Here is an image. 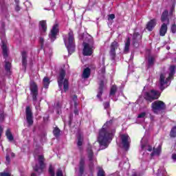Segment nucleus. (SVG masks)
Here are the masks:
<instances>
[{
  "label": "nucleus",
  "instance_id": "f257e3e1",
  "mask_svg": "<svg viewBox=\"0 0 176 176\" xmlns=\"http://www.w3.org/2000/svg\"><path fill=\"white\" fill-rule=\"evenodd\" d=\"M113 124V120H112L107 121L102 129L99 130L97 141L99 142L100 146H104V148H108V144L111 142L116 132L115 129H113L111 132L108 131L107 129H109V126Z\"/></svg>",
  "mask_w": 176,
  "mask_h": 176
},
{
  "label": "nucleus",
  "instance_id": "f03ea898",
  "mask_svg": "<svg viewBox=\"0 0 176 176\" xmlns=\"http://www.w3.org/2000/svg\"><path fill=\"white\" fill-rule=\"evenodd\" d=\"M148 86H149V85L144 86L142 95L139 96V99L142 98L143 97L147 102H153V101L159 99L161 94L159 91L155 89H151L148 91H146V89H148Z\"/></svg>",
  "mask_w": 176,
  "mask_h": 176
},
{
  "label": "nucleus",
  "instance_id": "7ed1b4c3",
  "mask_svg": "<svg viewBox=\"0 0 176 176\" xmlns=\"http://www.w3.org/2000/svg\"><path fill=\"white\" fill-rule=\"evenodd\" d=\"M82 54L83 56H91L93 54L94 49V38L91 36L85 37V41L82 43Z\"/></svg>",
  "mask_w": 176,
  "mask_h": 176
},
{
  "label": "nucleus",
  "instance_id": "20e7f679",
  "mask_svg": "<svg viewBox=\"0 0 176 176\" xmlns=\"http://www.w3.org/2000/svg\"><path fill=\"white\" fill-rule=\"evenodd\" d=\"M66 75L65 69L60 68L59 70V76L58 77V86L60 90H63V91L67 93L69 90V81L68 79L65 78Z\"/></svg>",
  "mask_w": 176,
  "mask_h": 176
},
{
  "label": "nucleus",
  "instance_id": "39448f33",
  "mask_svg": "<svg viewBox=\"0 0 176 176\" xmlns=\"http://www.w3.org/2000/svg\"><path fill=\"white\" fill-rule=\"evenodd\" d=\"M64 43L65 45V47L67 49L68 54L69 56H71L74 52H75V43L74 41H75V38L74 37V32L71 30L68 33V38L67 41V38H63Z\"/></svg>",
  "mask_w": 176,
  "mask_h": 176
},
{
  "label": "nucleus",
  "instance_id": "423d86ee",
  "mask_svg": "<svg viewBox=\"0 0 176 176\" xmlns=\"http://www.w3.org/2000/svg\"><path fill=\"white\" fill-rule=\"evenodd\" d=\"M38 164H36L33 166V170L35 173H37L38 175H41L43 173V170H45V167H46V164H45V157L43 155H38Z\"/></svg>",
  "mask_w": 176,
  "mask_h": 176
},
{
  "label": "nucleus",
  "instance_id": "0eeeda50",
  "mask_svg": "<svg viewBox=\"0 0 176 176\" xmlns=\"http://www.w3.org/2000/svg\"><path fill=\"white\" fill-rule=\"evenodd\" d=\"M30 90L33 102H36V101H38V94H39V92L38 89V85H36V82H35L34 80H30Z\"/></svg>",
  "mask_w": 176,
  "mask_h": 176
},
{
  "label": "nucleus",
  "instance_id": "6e6552de",
  "mask_svg": "<svg viewBox=\"0 0 176 176\" xmlns=\"http://www.w3.org/2000/svg\"><path fill=\"white\" fill-rule=\"evenodd\" d=\"M166 108V103L161 100H155L151 104V110L153 113H157L160 111H165Z\"/></svg>",
  "mask_w": 176,
  "mask_h": 176
},
{
  "label": "nucleus",
  "instance_id": "1a4fd4ad",
  "mask_svg": "<svg viewBox=\"0 0 176 176\" xmlns=\"http://www.w3.org/2000/svg\"><path fill=\"white\" fill-rule=\"evenodd\" d=\"M132 45L135 49L140 47V45H142V33L140 34L138 32H133L132 36Z\"/></svg>",
  "mask_w": 176,
  "mask_h": 176
},
{
  "label": "nucleus",
  "instance_id": "9d476101",
  "mask_svg": "<svg viewBox=\"0 0 176 176\" xmlns=\"http://www.w3.org/2000/svg\"><path fill=\"white\" fill-rule=\"evenodd\" d=\"M120 44L118 41H114L110 45L109 56L111 61L116 60V50L119 47Z\"/></svg>",
  "mask_w": 176,
  "mask_h": 176
},
{
  "label": "nucleus",
  "instance_id": "9b49d317",
  "mask_svg": "<svg viewBox=\"0 0 176 176\" xmlns=\"http://www.w3.org/2000/svg\"><path fill=\"white\" fill-rule=\"evenodd\" d=\"M60 32V29H58V23H55L52 26V29L49 34V38L51 42H54L55 39H57V34Z\"/></svg>",
  "mask_w": 176,
  "mask_h": 176
},
{
  "label": "nucleus",
  "instance_id": "f8f14e48",
  "mask_svg": "<svg viewBox=\"0 0 176 176\" xmlns=\"http://www.w3.org/2000/svg\"><path fill=\"white\" fill-rule=\"evenodd\" d=\"M25 115L28 126H32V124H34V116L32 114V109H31V107H26Z\"/></svg>",
  "mask_w": 176,
  "mask_h": 176
},
{
  "label": "nucleus",
  "instance_id": "ddd939ff",
  "mask_svg": "<svg viewBox=\"0 0 176 176\" xmlns=\"http://www.w3.org/2000/svg\"><path fill=\"white\" fill-rule=\"evenodd\" d=\"M130 136L127 134L121 135V142L122 144V148L124 151H129L130 149Z\"/></svg>",
  "mask_w": 176,
  "mask_h": 176
},
{
  "label": "nucleus",
  "instance_id": "4468645a",
  "mask_svg": "<svg viewBox=\"0 0 176 176\" xmlns=\"http://www.w3.org/2000/svg\"><path fill=\"white\" fill-rule=\"evenodd\" d=\"M40 35L41 36H45L46 35V31H47V25L46 24V21L43 20L38 23Z\"/></svg>",
  "mask_w": 176,
  "mask_h": 176
},
{
  "label": "nucleus",
  "instance_id": "2eb2a0df",
  "mask_svg": "<svg viewBox=\"0 0 176 176\" xmlns=\"http://www.w3.org/2000/svg\"><path fill=\"white\" fill-rule=\"evenodd\" d=\"M166 77L164 74H161L160 76V89L161 91H163L166 87H164V85H167L168 83V80H170V77L167 78L166 80Z\"/></svg>",
  "mask_w": 176,
  "mask_h": 176
},
{
  "label": "nucleus",
  "instance_id": "dca6fc26",
  "mask_svg": "<svg viewBox=\"0 0 176 176\" xmlns=\"http://www.w3.org/2000/svg\"><path fill=\"white\" fill-rule=\"evenodd\" d=\"M104 87H105V83L104 82V80H102L100 81L98 91L96 96L97 98H98L100 102H102V98L101 96H102V93H104Z\"/></svg>",
  "mask_w": 176,
  "mask_h": 176
},
{
  "label": "nucleus",
  "instance_id": "f3484780",
  "mask_svg": "<svg viewBox=\"0 0 176 176\" xmlns=\"http://www.w3.org/2000/svg\"><path fill=\"white\" fill-rule=\"evenodd\" d=\"M157 24V19H151L146 25V30L151 32L153 31V28L156 27V25Z\"/></svg>",
  "mask_w": 176,
  "mask_h": 176
},
{
  "label": "nucleus",
  "instance_id": "a211bd4d",
  "mask_svg": "<svg viewBox=\"0 0 176 176\" xmlns=\"http://www.w3.org/2000/svg\"><path fill=\"white\" fill-rule=\"evenodd\" d=\"M5 66L4 69L6 71V75L8 76V78H10L12 76V74H13V72H12V63L8 60H5Z\"/></svg>",
  "mask_w": 176,
  "mask_h": 176
},
{
  "label": "nucleus",
  "instance_id": "6ab92c4d",
  "mask_svg": "<svg viewBox=\"0 0 176 176\" xmlns=\"http://www.w3.org/2000/svg\"><path fill=\"white\" fill-rule=\"evenodd\" d=\"M22 56V69L25 72L27 71V65H28V61L27 58L28 57V55L27 54V51H23L21 52Z\"/></svg>",
  "mask_w": 176,
  "mask_h": 176
},
{
  "label": "nucleus",
  "instance_id": "aec40b11",
  "mask_svg": "<svg viewBox=\"0 0 176 176\" xmlns=\"http://www.w3.org/2000/svg\"><path fill=\"white\" fill-rule=\"evenodd\" d=\"M142 151H144L145 152H146V151H148V152H152L153 148L149 143L146 142V141H140V152H142Z\"/></svg>",
  "mask_w": 176,
  "mask_h": 176
},
{
  "label": "nucleus",
  "instance_id": "412c9836",
  "mask_svg": "<svg viewBox=\"0 0 176 176\" xmlns=\"http://www.w3.org/2000/svg\"><path fill=\"white\" fill-rule=\"evenodd\" d=\"M1 49L3 50V57L6 60L8 57H9V52L8 50V45H6V43H5L4 41H1Z\"/></svg>",
  "mask_w": 176,
  "mask_h": 176
},
{
  "label": "nucleus",
  "instance_id": "4be33fe9",
  "mask_svg": "<svg viewBox=\"0 0 176 176\" xmlns=\"http://www.w3.org/2000/svg\"><path fill=\"white\" fill-rule=\"evenodd\" d=\"M6 23L5 21H1V25H0V38L2 39V38H5L6 36Z\"/></svg>",
  "mask_w": 176,
  "mask_h": 176
},
{
  "label": "nucleus",
  "instance_id": "5701e85b",
  "mask_svg": "<svg viewBox=\"0 0 176 176\" xmlns=\"http://www.w3.org/2000/svg\"><path fill=\"white\" fill-rule=\"evenodd\" d=\"M85 161L84 157H81L79 162V175L82 176L85 174Z\"/></svg>",
  "mask_w": 176,
  "mask_h": 176
},
{
  "label": "nucleus",
  "instance_id": "b1692460",
  "mask_svg": "<svg viewBox=\"0 0 176 176\" xmlns=\"http://www.w3.org/2000/svg\"><path fill=\"white\" fill-rule=\"evenodd\" d=\"M161 21L162 23H166L167 21L166 24H170V19L168 18V10H165L162 15H161Z\"/></svg>",
  "mask_w": 176,
  "mask_h": 176
},
{
  "label": "nucleus",
  "instance_id": "393cba45",
  "mask_svg": "<svg viewBox=\"0 0 176 176\" xmlns=\"http://www.w3.org/2000/svg\"><path fill=\"white\" fill-rule=\"evenodd\" d=\"M168 23H163L160 28V36H164L167 34V30L168 27L167 26Z\"/></svg>",
  "mask_w": 176,
  "mask_h": 176
},
{
  "label": "nucleus",
  "instance_id": "a878e982",
  "mask_svg": "<svg viewBox=\"0 0 176 176\" xmlns=\"http://www.w3.org/2000/svg\"><path fill=\"white\" fill-rule=\"evenodd\" d=\"M160 153H162V146H159L156 149L153 148V152L150 154L151 160L153 159L154 156H160Z\"/></svg>",
  "mask_w": 176,
  "mask_h": 176
},
{
  "label": "nucleus",
  "instance_id": "bb28decb",
  "mask_svg": "<svg viewBox=\"0 0 176 176\" xmlns=\"http://www.w3.org/2000/svg\"><path fill=\"white\" fill-rule=\"evenodd\" d=\"M91 74V69H90V67H87L84 69L82 72V78L83 79H89V78H90Z\"/></svg>",
  "mask_w": 176,
  "mask_h": 176
},
{
  "label": "nucleus",
  "instance_id": "cd10ccee",
  "mask_svg": "<svg viewBox=\"0 0 176 176\" xmlns=\"http://www.w3.org/2000/svg\"><path fill=\"white\" fill-rule=\"evenodd\" d=\"M99 68H100L99 71L101 75H105V58H102V63H99Z\"/></svg>",
  "mask_w": 176,
  "mask_h": 176
},
{
  "label": "nucleus",
  "instance_id": "c85d7f7f",
  "mask_svg": "<svg viewBox=\"0 0 176 176\" xmlns=\"http://www.w3.org/2000/svg\"><path fill=\"white\" fill-rule=\"evenodd\" d=\"M54 105L57 115H60V112H61V109L63 108V101L58 100Z\"/></svg>",
  "mask_w": 176,
  "mask_h": 176
},
{
  "label": "nucleus",
  "instance_id": "c756f323",
  "mask_svg": "<svg viewBox=\"0 0 176 176\" xmlns=\"http://www.w3.org/2000/svg\"><path fill=\"white\" fill-rule=\"evenodd\" d=\"M130 42H131L130 37H128L126 39V41L125 42V45L123 50V53L124 54H127V53L130 52Z\"/></svg>",
  "mask_w": 176,
  "mask_h": 176
},
{
  "label": "nucleus",
  "instance_id": "7c9ffc66",
  "mask_svg": "<svg viewBox=\"0 0 176 176\" xmlns=\"http://www.w3.org/2000/svg\"><path fill=\"white\" fill-rule=\"evenodd\" d=\"M77 140H78L77 145L78 146H79V149H82V147L80 146L83 145L84 138L82 135V134H80V133H78L77 134Z\"/></svg>",
  "mask_w": 176,
  "mask_h": 176
},
{
  "label": "nucleus",
  "instance_id": "2f4dec72",
  "mask_svg": "<svg viewBox=\"0 0 176 176\" xmlns=\"http://www.w3.org/2000/svg\"><path fill=\"white\" fill-rule=\"evenodd\" d=\"M87 153L88 154L89 160H93V157H94V152H93V149L91 148V146L89 145L87 148Z\"/></svg>",
  "mask_w": 176,
  "mask_h": 176
},
{
  "label": "nucleus",
  "instance_id": "473e14b6",
  "mask_svg": "<svg viewBox=\"0 0 176 176\" xmlns=\"http://www.w3.org/2000/svg\"><path fill=\"white\" fill-rule=\"evenodd\" d=\"M155 65V58L153 56L148 57V64L146 65V69L152 68Z\"/></svg>",
  "mask_w": 176,
  "mask_h": 176
},
{
  "label": "nucleus",
  "instance_id": "72a5a7b5",
  "mask_svg": "<svg viewBox=\"0 0 176 176\" xmlns=\"http://www.w3.org/2000/svg\"><path fill=\"white\" fill-rule=\"evenodd\" d=\"M6 135L8 140V141H14V137L13 136V134L10 131V129H8L6 131Z\"/></svg>",
  "mask_w": 176,
  "mask_h": 176
},
{
  "label": "nucleus",
  "instance_id": "f704fd0d",
  "mask_svg": "<svg viewBox=\"0 0 176 176\" xmlns=\"http://www.w3.org/2000/svg\"><path fill=\"white\" fill-rule=\"evenodd\" d=\"M43 85L45 89H49V85H50V78L49 77L45 76L43 80Z\"/></svg>",
  "mask_w": 176,
  "mask_h": 176
},
{
  "label": "nucleus",
  "instance_id": "c9c22d12",
  "mask_svg": "<svg viewBox=\"0 0 176 176\" xmlns=\"http://www.w3.org/2000/svg\"><path fill=\"white\" fill-rule=\"evenodd\" d=\"M53 134L56 138H58L61 135V130L58 126H56L53 130Z\"/></svg>",
  "mask_w": 176,
  "mask_h": 176
},
{
  "label": "nucleus",
  "instance_id": "e433bc0d",
  "mask_svg": "<svg viewBox=\"0 0 176 176\" xmlns=\"http://www.w3.org/2000/svg\"><path fill=\"white\" fill-rule=\"evenodd\" d=\"M149 138H151V134L149 133V131H146L141 141H142V142H148V141H149Z\"/></svg>",
  "mask_w": 176,
  "mask_h": 176
},
{
  "label": "nucleus",
  "instance_id": "4c0bfd02",
  "mask_svg": "<svg viewBox=\"0 0 176 176\" xmlns=\"http://www.w3.org/2000/svg\"><path fill=\"white\" fill-rule=\"evenodd\" d=\"M38 43L41 45V47H40L41 50L45 49V38H43V37L40 36L38 38Z\"/></svg>",
  "mask_w": 176,
  "mask_h": 176
},
{
  "label": "nucleus",
  "instance_id": "58836bf2",
  "mask_svg": "<svg viewBox=\"0 0 176 176\" xmlns=\"http://www.w3.org/2000/svg\"><path fill=\"white\" fill-rule=\"evenodd\" d=\"M170 138H175L176 137V126L172 127L170 131Z\"/></svg>",
  "mask_w": 176,
  "mask_h": 176
},
{
  "label": "nucleus",
  "instance_id": "ea45409f",
  "mask_svg": "<svg viewBox=\"0 0 176 176\" xmlns=\"http://www.w3.org/2000/svg\"><path fill=\"white\" fill-rule=\"evenodd\" d=\"M116 91H118V87H116V85H113L110 89L109 96H115Z\"/></svg>",
  "mask_w": 176,
  "mask_h": 176
},
{
  "label": "nucleus",
  "instance_id": "a19ab883",
  "mask_svg": "<svg viewBox=\"0 0 176 176\" xmlns=\"http://www.w3.org/2000/svg\"><path fill=\"white\" fill-rule=\"evenodd\" d=\"M48 173H49L50 176L56 175V173H54V167H53V165L50 164L49 169H48Z\"/></svg>",
  "mask_w": 176,
  "mask_h": 176
},
{
  "label": "nucleus",
  "instance_id": "79ce46f5",
  "mask_svg": "<svg viewBox=\"0 0 176 176\" xmlns=\"http://www.w3.org/2000/svg\"><path fill=\"white\" fill-rule=\"evenodd\" d=\"M175 68H176L175 65H170V67L169 68V70H170L169 76H174V74H175Z\"/></svg>",
  "mask_w": 176,
  "mask_h": 176
},
{
  "label": "nucleus",
  "instance_id": "37998d69",
  "mask_svg": "<svg viewBox=\"0 0 176 176\" xmlns=\"http://www.w3.org/2000/svg\"><path fill=\"white\" fill-rule=\"evenodd\" d=\"M74 120V113H70L69 114V121H68V126L71 127L72 126V122Z\"/></svg>",
  "mask_w": 176,
  "mask_h": 176
},
{
  "label": "nucleus",
  "instance_id": "c03bdc74",
  "mask_svg": "<svg viewBox=\"0 0 176 176\" xmlns=\"http://www.w3.org/2000/svg\"><path fill=\"white\" fill-rule=\"evenodd\" d=\"M89 168L91 171L94 170V157H92V160H89Z\"/></svg>",
  "mask_w": 176,
  "mask_h": 176
},
{
  "label": "nucleus",
  "instance_id": "a18cd8bd",
  "mask_svg": "<svg viewBox=\"0 0 176 176\" xmlns=\"http://www.w3.org/2000/svg\"><path fill=\"white\" fill-rule=\"evenodd\" d=\"M41 147L40 146H37L35 149H34V155H41Z\"/></svg>",
  "mask_w": 176,
  "mask_h": 176
},
{
  "label": "nucleus",
  "instance_id": "49530a36",
  "mask_svg": "<svg viewBox=\"0 0 176 176\" xmlns=\"http://www.w3.org/2000/svg\"><path fill=\"white\" fill-rule=\"evenodd\" d=\"M6 164L8 166L9 164H10V155H9V154H7L6 156Z\"/></svg>",
  "mask_w": 176,
  "mask_h": 176
},
{
  "label": "nucleus",
  "instance_id": "de8ad7c7",
  "mask_svg": "<svg viewBox=\"0 0 176 176\" xmlns=\"http://www.w3.org/2000/svg\"><path fill=\"white\" fill-rule=\"evenodd\" d=\"M170 31H171L172 34H175V32H176V25H175V23H174L171 25Z\"/></svg>",
  "mask_w": 176,
  "mask_h": 176
},
{
  "label": "nucleus",
  "instance_id": "09e8293b",
  "mask_svg": "<svg viewBox=\"0 0 176 176\" xmlns=\"http://www.w3.org/2000/svg\"><path fill=\"white\" fill-rule=\"evenodd\" d=\"M14 10L17 13L21 10V7H20V4H15Z\"/></svg>",
  "mask_w": 176,
  "mask_h": 176
},
{
  "label": "nucleus",
  "instance_id": "8fccbe9b",
  "mask_svg": "<svg viewBox=\"0 0 176 176\" xmlns=\"http://www.w3.org/2000/svg\"><path fill=\"white\" fill-rule=\"evenodd\" d=\"M3 120H5V113H3V111H1L0 113V122H3Z\"/></svg>",
  "mask_w": 176,
  "mask_h": 176
},
{
  "label": "nucleus",
  "instance_id": "3c124183",
  "mask_svg": "<svg viewBox=\"0 0 176 176\" xmlns=\"http://www.w3.org/2000/svg\"><path fill=\"white\" fill-rule=\"evenodd\" d=\"M145 116H146V113L142 112L140 114H138V119H142V118H144Z\"/></svg>",
  "mask_w": 176,
  "mask_h": 176
},
{
  "label": "nucleus",
  "instance_id": "603ef678",
  "mask_svg": "<svg viewBox=\"0 0 176 176\" xmlns=\"http://www.w3.org/2000/svg\"><path fill=\"white\" fill-rule=\"evenodd\" d=\"M98 176H105V171L102 169H100L98 172Z\"/></svg>",
  "mask_w": 176,
  "mask_h": 176
},
{
  "label": "nucleus",
  "instance_id": "864d4df0",
  "mask_svg": "<svg viewBox=\"0 0 176 176\" xmlns=\"http://www.w3.org/2000/svg\"><path fill=\"white\" fill-rule=\"evenodd\" d=\"M115 19V14H111L108 15L107 20L109 21H111V20H113Z\"/></svg>",
  "mask_w": 176,
  "mask_h": 176
},
{
  "label": "nucleus",
  "instance_id": "5fc2aeb1",
  "mask_svg": "<svg viewBox=\"0 0 176 176\" xmlns=\"http://www.w3.org/2000/svg\"><path fill=\"white\" fill-rule=\"evenodd\" d=\"M56 176H64V175L63 174V170L61 169L57 170Z\"/></svg>",
  "mask_w": 176,
  "mask_h": 176
},
{
  "label": "nucleus",
  "instance_id": "6e6d98bb",
  "mask_svg": "<svg viewBox=\"0 0 176 176\" xmlns=\"http://www.w3.org/2000/svg\"><path fill=\"white\" fill-rule=\"evenodd\" d=\"M103 106L105 109H108V108H109L111 105L109 104V102H105L103 103Z\"/></svg>",
  "mask_w": 176,
  "mask_h": 176
},
{
  "label": "nucleus",
  "instance_id": "4d7b16f0",
  "mask_svg": "<svg viewBox=\"0 0 176 176\" xmlns=\"http://www.w3.org/2000/svg\"><path fill=\"white\" fill-rule=\"evenodd\" d=\"M174 9H175V6L173 5L169 12V16H173V13H174Z\"/></svg>",
  "mask_w": 176,
  "mask_h": 176
},
{
  "label": "nucleus",
  "instance_id": "13d9d810",
  "mask_svg": "<svg viewBox=\"0 0 176 176\" xmlns=\"http://www.w3.org/2000/svg\"><path fill=\"white\" fill-rule=\"evenodd\" d=\"M78 39L80 41H83L85 39V33H81L78 35Z\"/></svg>",
  "mask_w": 176,
  "mask_h": 176
},
{
  "label": "nucleus",
  "instance_id": "bf43d9fd",
  "mask_svg": "<svg viewBox=\"0 0 176 176\" xmlns=\"http://www.w3.org/2000/svg\"><path fill=\"white\" fill-rule=\"evenodd\" d=\"M3 133V128H2L1 126H0V142H1V138H2Z\"/></svg>",
  "mask_w": 176,
  "mask_h": 176
},
{
  "label": "nucleus",
  "instance_id": "052dcab7",
  "mask_svg": "<svg viewBox=\"0 0 176 176\" xmlns=\"http://www.w3.org/2000/svg\"><path fill=\"white\" fill-rule=\"evenodd\" d=\"M1 174V176H10V173H0Z\"/></svg>",
  "mask_w": 176,
  "mask_h": 176
},
{
  "label": "nucleus",
  "instance_id": "680f3d73",
  "mask_svg": "<svg viewBox=\"0 0 176 176\" xmlns=\"http://www.w3.org/2000/svg\"><path fill=\"white\" fill-rule=\"evenodd\" d=\"M172 157L173 162H176V153L172 154V157Z\"/></svg>",
  "mask_w": 176,
  "mask_h": 176
},
{
  "label": "nucleus",
  "instance_id": "e2e57ef3",
  "mask_svg": "<svg viewBox=\"0 0 176 176\" xmlns=\"http://www.w3.org/2000/svg\"><path fill=\"white\" fill-rule=\"evenodd\" d=\"M73 101L75 102L76 101H78V96L76 95H74L73 96Z\"/></svg>",
  "mask_w": 176,
  "mask_h": 176
},
{
  "label": "nucleus",
  "instance_id": "0e129e2a",
  "mask_svg": "<svg viewBox=\"0 0 176 176\" xmlns=\"http://www.w3.org/2000/svg\"><path fill=\"white\" fill-rule=\"evenodd\" d=\"M74 113L75 115H79V110H78V108L74 109Z\"/></svg>",
  "mask_w": 176,
  "mask_h": 176
},
{
  "label": "nucleus",
  "instance_id": "69168bd1",
  "mask_svg": "<svg viewBox=\"0 0 176 176\" xmlns=\"http://www.w3.org/2000/svg\"><path fill=\"white\" fill-rule=\"evenodd\" d=\"M43 121L44 122H48L49 121V116L47 117H43Z\"/></svg>",
  "mask_w": 176,
  "mask_h": 176
},
{
  "label": "nucleus",
  "instance_id": "338daca9",
  "mask_svg": "<svg viewBox=\"0 0 176 176\" xmlns=\"http://www.w3.org/2000/svg\"><path fill=\"white\" fill-rule=\"evenodd\" d=\"M50 5H51L52 8H53L54 6H56V3L51 1Z\"/></svg>",
  "mask_w": 176,
  "mask_h": 176
},
{
  "label": "nucleus",
  "instance_id": "774afa93",
  "mask_svg": "<svg viewBox=\"0 0 176 176\" xmlns=\"http://www.w3.org/2000/svg\"><path fill=\"white\" fill-rule=\"evenodd\" d=\"M74 108L75 109L78 108V101L74 102Z\"/></svg>",
  "mask_w": 176,
  "mask_h": 176
}]
</instances>
